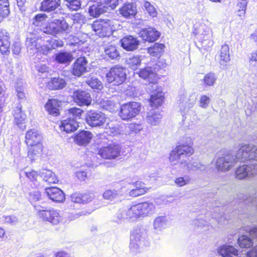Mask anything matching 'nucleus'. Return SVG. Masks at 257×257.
Masks as SVG:
<instances>
[{"label":"nucleus","mask_w":257,"mask_h":257,"mask_svg":"<svg viewBox=\"0 0 257 257\" xmlns=\"http://www.w3.org/2000/svg\"><path fill=\"white\" fill-rule=\"evenodd\" d=\"M36 68L39 73H45L49 71V68L45 64H38Z\"/></svg>","instance_id":"338daca9"},{"label":"nucleus","mask_w":257,"mask_h":257,"mask_svg":"<svg viewBox=\"0 0 257 257\" xmlns=\"http://www.w3.org/2000/svg\"><path fill=\"white\" fill-rule=\"evenodd\" d=\"M38 217L43 221L48 222L53 225H57L63 220L61 213L56 210L46 209L40 205H34Z\"/></svg>","instance_id":"39448f33"},{"label":"nucleus","mask_w":257,"mask_h":257,"mask_svg":"<svg viewBox=\"0 0 257 257\" xmlns=\"http://www.w3.org/2000/svg\"><path fill=\"white\" fill-rule=\"evenodd\" d=\"M116 217L119 221H123L125 220L134 221L130 208L119 209L116 214Z\"/></svg>","instance_id":"4c0bfd02"},{"label":"nucleus","mask_w":257,"mask_h":257,"mask_svg":"<svg viewBox=\"0 0 257 257\" xmlns=\"http://www.w3.org/2000/svg\"><path fill=\"white\" fill-rule=\"evenodd\" d=\"M68 3V7L72 11H77L80 8V0H66Z\"/></svg>","instance_id":"bf43d9fd"},{"label":"nucleus","mask_w":257,"mask_h":257,"mask_svg":"<svg viewBox=\"0 0 257 257\" xmlns=\"http://www.w3.org/2000/svg\"><path fill=\"white\" fill-rule=\"evenodd\" d=\"M47 16L44 14H39L37 15L33 19V24L36 26L42 27V30L43 27L46 26V25H44V23L46 22Z\"/></svg>","instance_id":"49530a36"},{"label":"nucleus","mask_w":257,"mask_h":257,"mask_svg":"<svg viewBox=\"0 0 257 257\" xmlns=\"http://www.w3.org/2000/svg\"><path fill=\"white\" fill-rule=\"evenodd\" d=\"M95 34L100 37L109 36L111 35L112 28L111 22L108 20H99L93 22L92 26Z\"/></svg>","instance_id":"9b49d317"},{"label":"nucleus","mask_w":257,"mask_h":257,"mask_svg":"<svg viewBox=\"0 0 257 257\" xmlns=\"http://www.w3.org/2000/svg\"><path fill=\"white\" fill-rule=\"evenodd\" d=\"M92 136V134L90 132L83 131L75 135L74 141L79 146L86 145L90 142Z\"/></svg>","instance_id":"c756f323"},{"label":"nucleus","mask_w":257,"mask_h":257,"mask_svg":"<svg viewBox=\"0 0 257 257\" xmlns=\"http://www.w3.org/2000/svg\"><path fill=\"white\" fill-rule=\"evenodd\" d=\"M3 217L4 218L3 221L5 223H7L11 225H15L18 221V219L17 217L14 215L4 216Z\"/></svg>","instance_id":"e2e57ef3"},{"label":"nucleus","mask_w":257,"mask_h":257,"mask_svg":"<svg viewBox=\"0 0 257 257\" xmlns=\"http://www.w3.org/2000/svg\"><path fill=\"white\" fill-rule=\"evenodd\" d=\"M104 55L111 59H117L119 54L116 47L112 45L105 46L104 48Z\"/></svg>","instance_id":"ea45409f"},{"label":"nucleus","mask_w":257,"mask_h":257,"mask_svg":"<svg viewBox=\"0 0 257 257\" xmlns=\"http://www.w3.org/2000/svg\"><path fill=\"white\" fill-rule=\"evenodd\" d=\"M219 62L220 65H225L230 61L229 46L226 44L221 46L219 52Z\"/></svg>","instance_id":"f704fd0d"},{"label":"nucleus","mask_w":257,"mask_h":257,"mask_svg":"<svg viewBox=\"0 0 257 257\" xmlns=\"http://www.w3.org/2000/svg\"><path fill=\"white\" fill-rule=\"evenodd\" d=\"M237 242L241 248H249L253 245L252 240L246 235L240 236Z\"/></svg>","instance_id":"37998d69"},{"label":"nucleus","mask_w":257,"mask_h":257,"mask_svg":"<svg viewBox=\"0 0 257 257\" xmlns=\"http://www.w3.org/2000/svg\"><path fill=\"white\" fill-rule=\"evenodd\" d=\"M257 173V164L242 165L235 171V177L237 179L241 180L246 178H250Z\"/></svg>","instance_id":"4468645a"},{"label":"nucleus","mask_w":257,"mask_h":257,"mask_svg":"<svg viewBox=\"0 0 257 257\" xmlns=\"http://www.w3.org/2000/svg\"><path fill=\"white\" fill-rule=\"evenodd\" d=\"M88 62L84 57L78 58L73 64V74L79 77L87 71Z\"/></svg>","instance_id":"f3484780"},{"label":"nucleus","mask_w":257,"mask_h":257,"mask_svg":"<svg viewBox=\"0 0 257 257\" xmlns=\"http://www.w3.org/2000/svg\"><path fill=\"white\" fill-rule=\"evenodd\" d=\"M83 111L79 108L73 107L68 110V118H74L77 120V118H80Z\"/></svg>","instance_id":"603ef678"},{"label":"nucleus","mask_w":257,"mask_h":257,"mask_svg":"<svg viewBox=\"0 0 257 257\" xmlns=\"http://www.w3.org/2000/svg\"><path fill=\"white\" fill-rule=\"evenodd\" d=\"M143 6L144 10L147 12L150 17L152 18L157 17L158 12L154 5L148 1H144Z\"/></svg>","instance_id":"a18cd8bd"},{"label":"nucleus","mask_w":257,"mask_h":257,"mask_svg":"<svg viewBox=\"0 0 257 257\" xmlns=\"http://www.w3.org/2000/svg\"><path fill=\"white\" fill-rule=\"evenodd\" d=\"M153 225L157 232H161L169 226V222L165 216H159L155 218Z\"/></svg>","instance_id":"7c9ffc66"},{"label":"nucleus","mask_w":257,"mask_h":257,"mask_svg":"<svg viewBox=\"0 0 257 257\" xmlns=\"http://www.w3.org/2000/svg\"><path fill=\"white\" fill-rule=\"evenodd\" d=\"M187 142L177 146L170 153V163L172 166L180 164L187 166L190 169L189 164L186 160L182 159L185 156H190L194 153L193 142L190 138L187 139Z\"/></svg>","instance_id":"7ed1b4c3"},{"label":"nucleus","mask_w":257,"mask_h":257,"mask_svg":"<svg viewBox=\"0 0 257 257\" xmlns=\"http://www.w3.org/2000/svg\"><path fill=\"white\" fill-rule=\"evenodd\" d=\"M30 199L32 202H36L41 200V195L39 191H34L30 194Z\"/></svg>","instance_id":"0e129e2a"},{"label":"nucleus","mask_w":257,"mask_h":257,"mask_svg":"<svg viewBox=\"0 0 257 257\" xmlns=\"http://www.w3.org/2000/svg\"><path fill=\"white\" fill-rule=\"evenodd\" d=\"M143 60L142 56H134L128 58L126 62L130 68L133 70H136L141 64Z\"/></svg>","instance_id":"a19ab883"},{"label":"nucleus","mask_w":257,"mask_h":257,"mask_svg":"<svg viewBox=\"0 0 257 257\" xmlns=\"http://www.w3.org/2000/svg\"><path fill=\"white\" fill-rule=\"evenodd\" d=\"M73 97L74 102L80 106L89 105L92 101L89 93L84 91H74Z\"/></svg>","instance_id":"dca6fc26"},{"label":"nucleus","mask_w":257,"mask_h":257,"mask_svg":"<svg viewBox=\"0 0 257 257\" xmlns=\"http://www.w3.org/2000/svg\"><path fill=\"white\" fill-rule=\"evenodd\" d=\"M46 192L49 198L53 201L62 202L65 200L64 193L58 188H48L46 189Z\"/></svg>","instance_id":"5701e85b"},{"label":"nucleus","mask_w":257,"mask_h":257,"mask_svg":"<svg viewBox=\"0 0 257 257\" xmlns=\"http://www.w3.org/2000/svg\"><path fill=\"white\" fill-rule=\"evenodd\" d=\"M42 137L36 130L31 129L28 131L25 135V143L28 146L38 145L42 143Z\"/></svg>","instance_id":"a211bd4d"},{"label":"nucleus","mask_w":257,"mask_h":257,"mask_svg":"<svg viewBox=\"0 0 257 257\" xmlns=\"http://www.w3.org/2000/svg\"><path fill=\"white\" fill-rule=\"evenodd\" d=\"M78 122L74 118H68L61 121L60 130L66 133L75 131L78 127Z\"/></svg>","instance_id":"393cba45"},{"label":"nucleus","mask_w":257,"mask_h":257,"mask_svg":"<svg viewBox=\"0 0 257 257\" xmlns=\"http://www.w3.org/2000/svg\"><path fill=\"white\" fill-rule=\"evenodd\" d=\"M12 50L14 54H19L21 50V44L19 42H15L12 47Z\"/></svg>","instance_id":"774afa93"},{"label":"nucleus","mask_w":257,"mask_h":257,"mask_svg":"<svg viewBox=\"0 0 257 257\" xmlns=\"http://www.w3.org/2000/svg\"><path fill=\"white\" fill-rule=\"evenodd\" d=\"M41 39H36V38H28L26 41V46L28 52L30 54H34L37 52L39 49V46L42 43Z\"/></svg>","instance_id":"72a5a7b5"},{"label":"nucleus","mask_w":257,"mask_h":257,"mask_svg":"<svg viewBox=\"0 0 257 257\" xmlns=\"http://www.w3.org/2000/svg\"><path fill=\"white\" fill-rule=\"evenodd\" d=\"M26 176L31 181H34L37 180V177L40 175L38 172L35 171L26 172Z\"/></svg>","instance_id":"69168bd1"},{"label":"nucleus","mask_w":257,"mask_h":257,"mask_svg":"<svg viewBox=\"0 0 257 257\" xmlns=\"http://www.w3.org/2000/svg\"><path fill=\"white\" fill-rule=\"evenodd\" d=\"M216 80V78L215 74L210 73L205 76L203 79V81L204 84L208 86H213L215 83Z\"/></svg>","instance_id":"4d7b16f0"},{"label":"nucleus","mask_w":257,"mask_h":257,"mask_svg":"<svg viewBox=\"0 0 257 257\" xmlns=\"http://www.w3.org/2000/svg\"><path fill=\"white\" fill-rule=\"evenodd\" d=\"M210 102V98L209 96L205 95H201L199 100V106L203 108H207Z\"/></svg>","instance_id":"13d9d810"},{"label":"nucleus","mask_w":257,"mask_h":257,"mask_svg":"<svg viewBox=\"0 0 257 257\" xmlns=\"http://www.w3.org/2000/svg\"><path fill=\"white\" fill-rule=\"evenodd\" d=\"M257 161V146L243 144L236 152L229 151L217 158L215 167L218 172H227L230 170L238 161Z\"/></svg>","instance_id":"f257e3e1"},{"label":"nucleus","mask_w":257,"mask_h":257,"mask_svg":"<svg viewBox=\"0 0 257 257\" xmlns=\"http://www.w3.org/2000/svg\"><path fill=\"white\" fill-rule=\"evenodd\" d=\"M69 29V25L64 19L54 20L43 27L44 33L56 36L64 32L68 33Z\"/></svg>","instance_id":"1a4fd4ad"},{"label":"nucleus","mask_w":257,"mask_h":257,"mask_svg":"<svg viewBox=\"0 0 257 257\" xmlns=\"http://www.w3.org/2000/svg\"><path fill=\"white\" fill-rule=\"evenodd\" d=\"M139 34L144 40L149 42L155 41L160 36V32L152 28L145 29Z\"/></svg>","instance_id":"aec40b11"},{"label":"nucleus","mask_w":257,"mask_h":257,"mask_svg":"<svg viewBox=\"0 0 257 257\" xmlns=\"http://www.w3.org/2000/svg\"><path fill=\"white\" fill-rule=\"evenodd\" d=\"M120 14L125 18H135L138 13L137 6L134 3L124 4L119 9Z\"/></svg>","instance_id":"412c9836"},{"label":"nucleus","mask_w":257,"mask_h":257,"mask_svg":"<svg viewBox=\"0 0 257 257\" xmlns=\"http://www.w3.org/2000/svg\"><path fill=\"white\" fill-rule=\"evenodd\" d=\"M147 191V189H133L131 190L129 194L130 196L132 197H137L139 196L140 195L144 194L146 193Z\"/></svg>","instance_id":"680f3d73"},{"label":"nucleus","mask_w":257,"mask_h":257,"mask_svg":"<svg viewBox=\"0 0 257 257\" xmlns=\"http://www.w3.org/2000/svg\"><path fill=\"white\" fill-rule=\"evenodd\" d=\"M86 82L93 89L101 90L103 88L101 82L95 77H91L88 78Z\"/></svg>","instance_id":"de8ad7c7"},{"label":"nucleus","mask_w":257,"mask_h":257,"mask_svg":"<svg viewBox=\"0 0 257 257\" xmlns=\"http://www.w3.org/2000/svg\"><path fill=\"white\" fill-rule=\"evenodd\" d=\"M116 103L114 101L110 99L103 100L101 103L102 108L109 111H114L116 108Z\"/></svg>","instance_id":"8fccbe9b"},{"label":"nucleus","mask_w":257,"mask_h":257,"mask_svg":"<svg viewBox=\"0 0 257 257\" xmlns=\"http://www.w3.org/2000/svg\"><path fill=\"white\" fill-rule=\"evenodd\" d=\"M46 42L49 44L51 50L62 47L63 45V42L61 40L50 39L46 40Z\"/></svg>","instance_id":"052dcab7"},{"label":"nucleus","mask_w":257,"mask_h":257,"mask_svg":"<svg viewBox=\"0 0 257 257\" xmlns=\"http://www.w3.org/2000/svg\"><path fill=\"white\" fill-rule=\"evenodd\" d=\"M106 119L105 114L100 111H89L86 116L87 123L92 127L103 125L106 121Z\"/></svg>","instance_id":"ddd939ff"},{"label":"nucleus","mask_w":257,"mask_h":257,"mask_svg":"<svg viewBox=\"0 0 257 257\" xmlns=\"http://www.w3.org/2000/svg\"><path fill=\"white\" fill-rule=\"evenodd\" d=\"M211 23L207 19H203L194 25V34L197 38L203 43V41L210 39L212 36V30L208 26Z\"/></svg>","instance_id":"6e6552de"},{"label":"nucleus","mask_w":257,"mask_h":257,"mask_svg":"<svg viewBox=\"0 0 257 257\" xmlns=\"http://www.w3.org/2000/svg\"><path fill=\"white\" fill-rule=\"evenodd\" d=\"M66 84L65 80L62 78H53L48 82L47 86L51 89H60L63 88Z\"/></svg>","instance_id":"58836bf2"},{"label":"nucleus","mask_w":257,"mask_h":257,"mask_svg":"<svg viewBox=\"0 0 257 257\" xmlns=\"http://www.w3.org/2000/svg\"><path fill=\"white\" fill-rule=\"evenodd\" d=\"M156 201L145 202L134 205L130 207L134 221L141 217L148 216L153 214L156 209Z\"/></svg>","instance_id":"423d86ee"},{"label":"nucleus","mask_w":257,"mask_h":257,"mask_svg":"<svg viewBox=\"0 0 257 257\" xmlns=\"http://www.w3.org/2000/svg\"><path fill=\"white\" fill-rule=\"evenodd\" d=\"M217 252L222 257H234L238 255V250L234 246L223 244L217 249Z\"/></svg>","instance_id":"b1692460"},{"label":"nucleus","mask_w":257,"mask_h":257,"mask_svg":"<svg viewBox=\"0 0 257 257\" xmlns=\"http://www.w3.org/2000/svg\"><path fill=\"white\" fill-rule=\"evenodd\" d=\"M162 115L157 110L152 109L147 112L146 121L151 125H156L160 123Z\"/></svg>","instance_id":"2f4dec72"},{"label":"nucleus","mask_w":257,"mask_h":257,"mask_svg":"<svg viewBox=\"0 0 257 257\" xmlns=\"http://www.w3.org/2000/svg\"><path fill=\"white\" fill-rule=\"evenodd\" d=\"M120 149L119 145L113 143L101 148L98 154L105 159H114L119 156Z\"/></svg>","instance_id":"f8f14e48"},{"label":"nucleus","mask_w":257,"mask_h":257,"mask_svg":"<svg viewBox=\"0 0 257 257\" xmlns=\"http://www.w3.org/2000/svg\"><path fill=\"white\" fill-rule=\"evenodd\" d=\"M106 80L113 85L122 84L126 79L125 68L119 65H116L110 68L106 75Z\"/></svg>","instance_id":"0eeeda50"},{"label":"nucleus","mask_w":257,"mask_h":257,"mask_svg":"<svg viewBox=\"0 0 257 257\" xmlns=\"http://www.w3.org/2000/svg\"><path fill=\"white\" fill-rule=\"evenodd\" d=\"M51 48L50 47L49 44L46 42V41L42 40V43L39 46V49H38L37 53L43 54L44 55H48L51 51Z\"/></svg>","instance_id":"6e6d98bb"},{"label":"nucleus","mask_w":257,"mask_h":257,"mask_svg":"<svg viewBox=\"0 0 257 257\" xmlns=\"http://www.w3.org/2000/svg\"><path fill=\"white\" fill-rule=\"evenodd\" d=\"M28 157L32 161L37 160L42 155L43 150L42 144L28 146Z\"/></svg>","instance_id":"bb28decb"},{"label":"nucleus","mask_w":257,"mask_h":257,"mask_svg":"<svg viewBox=\"0 0 257 257\" xmlns=\"http://www.w3.org/2000/svg\"><path fill=\"white\" fill-rule=\"evenodd\" d=\"M191 182V178L188 176H185L184 177H179L176 178L175 180V184L178 187H183L188 184Z\"/></svg>","instance_id":"5fc2aeb1"},{"label":"nucleus","mask_w":257,"mask_h":257,"mask_svg":"<svg viewBox=\"0 0 257 257\" xmlns=\"http://www.w3.org/2000/svg\"><path fill=\"white\" fill-rule=\"evenodd\" d=\"M72 55L68 52H61L56 55L55 60L59 63H69L72 60Z\"/></svg>","instance_id":"79ce46f5"},{"label":"nucleus","mask_w":257,"mask_h":257,"mask_svg":"<svg viewBox=\"0 0 257 257\" xmlns=\"http://www.w3.org/2000/svg\"><path fill=\"white\" fill-rule=\"evenodd\" d=\"M40 177L49 183H56L58 179L55 174L49 170L43 169L40 172Z\"/></svg>","instance_id":"e433bc0d"},{"label":"nucleus","mask_w":257,"mask_h":257,"mask_svg":"<svg viewBox=\"0 0 257 257\" xmlns=\"http://www.w3.org/2000/svg\"><path fill=\"white\" fill-rule=\"evenodd\" d=\"M61 101L56 99H49L45 107L49 114L56 116L59 114Z\"/></svg>","instance_id":"cd10ccee"},{"label":"nucleus","mask_w":257,"mask_h":257,"mask_svg":"<svg viewBox=\"0 0 257 257\" xmlns=\"http://www.w3.org/2000/svg\"><path fill=\"white\" fill-rule=\"evenodd\" d=\"M148 230L144 227H136L131 232L130 249L133 252L140 251L149 245Z\"/></svg>","instance_id":"20e7f679"},{"label":"nucleus","mask_w":257,"mask_h":257,"mask_svg":"<svg viewBox=\"0 0 257 257\" xmlns=\"http://www.w3.org/2000/svg\"><path fill=\"white\" fill-rule=\"evenodd\" d=\"M139 75L143 79L148 78L151 83L148 87V89L153 92L150 98L151 105L153 107L161 105L164 99L163 93L161 88L154 83L157 78L156 73L153 71L151 67H146L139 71Z\"/></svg>","instance_id":"f03ea898"},{"label":"nucleus","mask_w":257,"mask_h":257,"mask_svg":"<svg viewBox=\"0 0 257 257\" xmlns=\"http://www.w3.org/2000/svg\"><path fill=\"white\" fill-rule=\"evenodd\" d=\"M139 44L140 42L137 38L132 36L125 37L121 40V46L126 51H132L137 49Z\"/></svg>","instance_id":"6ab92c4d"},{"label":"nucleus","mask_w":257,"mask_h":257,"mask_svg":"<svg viewBox=\"0 0 257 257\" xmlns=\"http://www.w3.org/2000/svg\"><path fill=\"white\" fill-rule=\"evenodd\" d=\"M108 9V7L104 3L99 2L90 6L88 12L90 17L97 18L107 12Z\"/></svg>","instance_id":"4be33fe9"},{"label":"nucleus","mask_w":257,"mask_h":257,"mask_svg":"<svg viewBox=\"0 0 257 257\" xmlns=\"http://www.w3.org/2000/svg\"><path fill=\"white\" fill-rule=\"evenodd\" d=\"M9 6L8 0H0V21L9 15L10 13Z\"/></svg>","instance_id":"c03bdc74"},{"label":"nucleus","mask_w":257,"mask_h":257,"mask_svg":"<svg viewBox=\"0 0 257 257\" xmlns=\"http://www.w3.org/2000/svg\"><path fill=\"white\" fill-rule=\"evenodd\" d=\"M60 4L61 0H43L40 8L42 11L50 12L56 10Z\"/></svg>","instance_id":"473e14b6"},{"label":"nucleus","mask_w":257,"mask_h":257,"mask_svg":"<svg viewBox=\"0 0 257 257\" xmlns=\"http://www.w3.org/2000/svg\"><path fill=\"white\" fill-rule=\"evenodd\" d=\"M71 200L74 203H84L87 202V195H82L81 194L75 193L71 195Z\"/></svg>","instance_id":"864d4df0"},{"label":"nucleus","mask_w":257,"mask_h":257,"mask_svg":"<svg viewBox=\"0 0 257 257\" xmlns=\"http://www.w3.org/2000/svg\"><path fill=\"white\" fill-rule=\"evenodd\" d=\"M16 89L18 98L19 99L24 100L25 98L24 82L22 81L17 82Z\"/></svg>","instance_id":"09e8293b"},{"label":"nucleus","mask_w":257,"mask_h":257,"mask_svg":"<svg viewBox=\"0 0 257 257\" xmlns=\"http://www.w3.org/2000/svg\"><path fill=\"white\" fill-rule=\"evenodd\" d=\"M178 101L179 110L184 115L188 112L189 109L193 106L195 104V99H193L189 102L186 98V95L183 94L180 96Z\"/></svg>","instance_id":"c85d7f7f"},{"label":"nucleus","mask_w":257,"mask_h":257,"mask_svg":"<svg viewBox=\"0 0 257 257\" xmlns=\"http://www.w3.org/2000/svg\"><path fill=\"white\" fill-rule=\"evenodd\" d=\"M10 37L5 30L0 31V52L3 55H9L10 52Z\"/></svg>","instance_id":"2eb2a0df"},{"label":"nucleus","mask_w":257,"mask_h":257,"mask_svg":"<svg viewBox=\"0 0 257 257\" xmlns=\"http://www.w3.org/2000/svg\"><path fill=\"white\" fill-rule=\"evenodd\" d=\"M14 115L15 117V122L18 127L22 130L25 129L26 115L22 111L21 106H18L15 108Z\"/></svg>","instance_id":"a878e982"},{"label":"nucleus","mask_w":257,"mask_h":257,"mask_svg":"<svg viewBox=\"0 0 257 257\" xmlns=\"http://www.w3.org/2000/svg\"><path fill=\"white\" fill-rule=\"evenodd\" d=\"M165 46L163 44L155 43L147 49L148 53L152 56L159 58L163 54Z\"/></svg>","instance_id":"c9c22d12"},{"label":"nucleus","mask_w":257,"mask_h":257,"mask_svg":"<svg viewBox=\"0 0 257 257\" xmlns=\"http://www.w3.org/2000/svg\"><path fill=\"white\" fill-rule=\"evenodd\" d=\"M103 197L105 199L113 200L119 198L120 195L118 192L114 189L107 190L103 193Z\"/></svg>","instance_id":"3c124183"},{"label":"nucleus","mask_w":257,"mask_h":257,"mask_svg":"<svg viewBox=\"0 0 257 257\" xmlns=\"http://www.w3.org/2000/svg\"><path fill=\"white\" fill-rule=\"evenodd\" d=\"M141 106L137 102H132L122 105L119 116L123 120H130L137 115L141 111Z\"/></svg>","instance_id":"9d476101"}]
</instances>
